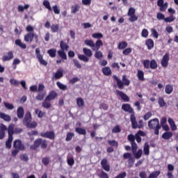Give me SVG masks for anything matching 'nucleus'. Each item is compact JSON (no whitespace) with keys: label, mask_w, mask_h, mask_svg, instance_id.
<instances>
[{"label":"nucleus","mask_w":178,"mask_h":178,"mask_svg":"<svg viewBox=\"0 0 178 178\" xmlns=\"http://www.w3.org/2000/svg\"><path fill=\"white\" fill-rule=\"evenodd\" d=\"M117 95H119L123 101L125 102H129V97L126 95V94L123 93V92L120 90H116Z\"/></svg>","instance_id":"nucleus-14"},{"label":"nucleus","mask_w":178,"mask_h":178,"mask_svg":"<svg viewBox=\"0 0 178 178\" xmlns=\"http://www.w3.org/2000/svg\"><path fill=\"white\" fill-rule=\"evenodd\" d=\"M79 59H80V60H83V62H88V60H90L89 57H88L87 56H86V54H80L78 56Z\"/></svg>","instance_id":"nucleus-40"},{"label":"nucleus","mask_w":178,"mask_h":178,"mask_svg":"<svg viewBox=\"0 0 178 178\" xmlns=\"http://www.w3.org/2000/svg\"><path fill=\"white\" fill-rule=\"evenodd\" d=\"M60 47L61 51H67V49H69V45L65 43V42L63 41H61L60 42Z\"/></svg>","instance_id":"nucleus-36"},{"label":"nucleus","mask_w":178,"mask_h":178,"mask_svg":"<svg viewBox=\"0 0 178 178\" xmlns=\"http://www.w3.org/2000/svg\"><path fill=\"white\" fill-rule=\"evenodd\" d=\"M51 30L52 33H56L59 30V25L58 24H53L51 26Z\"/></svg>","instance_id":"nucleus-54"},{"label":"nucleus","mask_w":178,"mask_h":178,"mask_svg":"<svg viewBox=\"0 0 178 178\" xmlns=\"http://www.w3.org/2000/svg\"><path fill=\"white\" fill-rule=\"evenodd\" d=\"M165 94L170 95L172 92H173V85L168 84L165 86Z\"/></svg>","instance_id":"nucleus-24"},{"label":"nucleus","mask_w":178,"mask_h":178,"mask_svg":"<svg viewBox=\"0 0 178 178\" xmlns=\"http://www.w3.org/2000/svg\"><path fill=\"white\" fill-rule=\"evenodd\" d=\"M95 58H96V59H102V58H104L102 51L96 50V52L95 53Z\"/></svg>","instance_id":"nucleus-41"},{"label":"nucleus","mask_w":178,"mask_h":178,"mask_svg":"<svg viewBox=\"0 0 178 178\" xmlns=\"http://www.w3.org/2000/svg\"><path fill=\"white\" fill-rule=\"evenodd\" d=\"M63 77V69L60 68L56 72L53 74V79L55 80H59V79H62Z\"/></svg>","instance_id":"nucleus-6"},{"label":"nucleus","mask_w":178,"mask_h":178,"mask_svg":"<svg viewBox=\"0 0 178 178\" xmlns=\"http://www.w3.org/2000/svg\"><path fill=\"white\" fill-rule=\"evenodd\" d=\"M76 105L79 108H83L84 106V99L81 97H78L76 99Z\"/></svg>","instance_id":"nucleus-30"},{"label":"nucleus","mask_w":178,"mask_h":178,"mask_svg":"<svg viewBox=\"0 0 178 178\" xmlns=\"http://www.w3.org/2000/svg\"><path fill=\"white\" fill-rule=\"evenodd\" d=\"M43 5L46 9H48V10H52V8H51V4L48 0H44L43 1Z\"/></svg>","instance_id":"nucleus-51"},{"label":"nucleus","mask_w":178,"mask_h":178,"mask_svg":"<svg viewBox=\"0 0 178 178\" xmlns=\"http://www.w3.org/2000/svg\"><path fill=\"white\" fill-rule=\"evenodd\" d=\"M57 86L58 87V88H60V90H62L63 91H66V90H67V86L58 81L56 82Z\"/></svg>","instance_id":"nucleus-38"},{"label":"nucleus","mask_w":178,"mask_h":178,"mask_svg":"<svg viewBox=\"0 0 178 178\" xmlns=\"http://www.w3.org/2000/svg\"><path fill=\"white\" fill-rule=\"evenodd\" d=\"M156 18L158 20H165V15L162 13H158L156 14Z\"/></svg>","instance_id":"nucleus-62"},{"label":"nucleus","mask_w":178,"mask_h":178,"mask_svg":"<svg viewBox=\"0 0 178 178\" xmlns=\"http://www.w3.org/2000/svg\"><path fill=\"white\" fill-rule=\"evenodd\" d=\"M34 38V33H28L24 35V41L25 42H31L33 39Z\"/></svg>","instance_id":"nucleus-13"},{"label":"nucleus","mask_w":178,"mask_h":178,"mask_svg":"<svg viewBox=\"0 0 178 178\" xmlns=\"http://www.w3.org/2000/svg\"><path fill=\"white\" fill-rule=\"evenodd\" d=\"M92 38H97V40H99V38H102L104 37V35L101 33H95L92 35Z\"/></svg>","instance_id":"nucleus-56"},{"label":"nucleus","mask_w":178,"mask_h":178,"mask_svg":"<svg viewBox=\"0 0 178 178\" xmlns=\"http://www.w3.org/2000/svg\"><path fill=\"white\" fill-rule=\"evenodd\" d=\"M148 127L149 129H161V125H159V120L158 118H154L148 122Z\"/></svg>","instance_id":"nucleus-2"},{"label":"nucleus","mask_w":178,"mask_h":178,"mask_svg":"<svg viewBox=\"0 0 178 178\" xmlns=\"http://www.w3.org/2000/svg\"><path fill=\"white\" fill-rule=\"evenodd\" d=\"M41 137H44L45 138H49V140H54L55 133L54 131H47L40 134Z\"/></svg>","instance_id":"nucleus-5"},{"label":"nucleus","mask_w":178,"mask_h":178,"mask_svg":"<svg viewBox=\"0 0 178 178\" xmlns=\"http://www.w3.org/2000/svg\"><path fill=\"white\" fill-rule=\"evenodd\" d=\"M3 105L6 108V109H9L10 111H12L13 109L15 108V106H13V104H10V103L6 102H3Z\"/></svg>","instance_id":"nucleus-48"},{"label":"nucleus","mask_w":178,"mask_h":178,"mask_svg":"<svg viewBox=\"0 0 178 178\" xmlns=\"http://www.w3.org/2000/svg\"><path fill=\"white\" fill-rule=\"evenodd\" d=\"M144 155H149V145L148 143H145L143 147Z\"/></svg>","instance_id":"nucleus-39"},{"label":"nucleus","mask_w":178,"mask_h":178,"mask_svg":"<svg viewBox=\"0 0 178 178\" xmlns=\"http://www.w3.org/2000/svg\"><path fill=\"white\" fill-rule=\"evenodd\" d=\"M31 113L28 112L25 115L23 123L24 126H26V127L29 129H35V127L37 126V122L31 121Z\"/></svg>","instance_id":"nucleus-1"},{"label":"nucleus","mask_w":178,"mask_h":178,"mask_svg":"<svg viewBox=\"0 0 178 178\" xmlns=\"http://www.w3.org/2000/svg\"><path fill=\"white\" fill-rule=\"evenodd\" d=\"M104 45V43L102 42V40H98L96 41L95 44V47L93 48V51H98Z\"/></svg>","instance_id":"nucleus-20"},{"label":"nucleus","mask_w":178,"mask_h":178,"mask_svg":"<svg viewBox=\"0 0 178 178\" xmlns=\"http://www.w3.org/2000/svg\"><path fill=\"white\" fill-rule=\"evenodd\" d=\"M124 159H128L129 162H133L134 163L133 155L131 153H124L123 154Z\"/></svg>","instance_id":"nucleus-21"},{"label":"nucleus","mask_w":178,"mask_h":178,"mask_svg":"<svg viewBox=\"0 0 178 178\" xmlns=\"http://www.w3.org/2000/svg\"><path fill=\"white\" fill-rule=\"evenodd\" d=\"M0 119H3V120H5V122H10V120H12L10 115L6 114L5 113H0Z\"/></svg>","instance_id":"nucleus-17"},{"label":"nucleus","mask_w":178,"mask_h":178,"mask_svg":"<svg viewBox=\"0 0 178 178\" xmlns=\"http://www.w3.org/2000/svg\"><path fill=\"white\" fill-rule=\"evenodd\" d=\"M13 59V52L9 51L6 54L3 55L2 58L3 62H6L8 60H12Z\"/></svg>","instance_id":"nucleus-10"},{"label":"nucleus","mask_w":178,"mask_h":178,"mask_svg":"<svg viewBox=\"0 0 178 178\" xmlns=\"http://www.w3.org/2000/svg\"><path fill=\"white\" fill-rule=\"evenodd\" d=\"M143 65L146 69H149V67H151V62L149 60H143Z\"/></svg>","instance_id":"nucleus-60"},{"label":"nucleus","mask_w":178,"mask_h":178,"mask_svg":"<svg viewBox=\"0 0 178 178\" xmlns=\"http://www.w3.org/2000/svg\"><path fill=\"white\" fill-rule=\"evenodd\" d=\"M75 131H76V133H78L79 134H82L83 136H86V134H87V131H86V129L83 128H76Z\"/></svg>","instance_id":"nucleus-46"},{"label":"nucleus","mask_w":178,"mask_h":178,"mask_svg":"<svg viewBox=\"0 0 178 178\" xmlns=\"http://www.w3.org/2000/svg\"><path fill=\"white\" fill-rule=\"evenodd\" d=\"M47 53L49 54V56H51V58H55V56H56V49H51L48 50Z\"/></svg>","instance_id":"nucleus-44"},{"label":"nucleus","mask_w":178,"mask_h":178,"mask_svg":"<svg viewBox=\"0 0 178 178\" xmlns=\"http://www.w3.org/2000/svg\"><path fill=\"white\" fill-rule=\"evenodd\" d=\"M84 43L88 47H90V48H92V49L94 51V47H95V43L92 40H85Z\"/></svg>","instance_id":"nucleus-26"},{"label":"nucleus","mask_w":178,"mask_h":178,"mask_svg":"<svg viewBox=\"0 0 178 178\" xmlns=\"http://www.w3.org/2000/svg\"><path fill=\"white\" fill-rule=\"evenodd\" d=\"M113 79H115V81H117V84L118 86V88L122 89L123 88V82L119 79V78L118 76H116V75H114Z\"/></svg>","instance_id":"nucleus-31"},{"label":"nucleus","mask_w":178,"mask_h":178,"mask_svg":"<svg viewBox=\"0 0 178 178\" xmlns=\"http://www.w3.org/2000/svg\"><path fill=\"white\" fill-rule=\"evenodd\" d=\"M145 45L147 47V49H152L154 48V40L152 39H147L145 41Z\"/></svg>","instance_id":"nucleus-23"},{"label":"nucleus","mask_w":178,"mask_h":178,"mask_svg":"<svg viewBox=\"0 0 178 178\" xmlns=\"http://www.w3.org/2000/svg\"><path fill=\"white\" fill-rule=\"evenodd\" d=\"M158 102L161 108H163L166 105V102H165V100L162 97H159Z\"/></svg>","instance_id":"nucleus-53"},{"label":"nucleus","mask_w":178,"mask_h":178,"mask_svg":"<svg viewBox=\"0 0 178 178\" xmlns=\"http://www.w3.org/2000/svg\"><path fill=\"white\" fill-rule=\"evenodd\" d=\"M172 137H173V133L170 131L165 132L162 135V138H163V140H169V138H172Z\"/></svg>","instance_id":"nucleus-25"},{"label":"nucleus","mask_w":178,"mask_h":178,"mask_svg":"<svg viewBox=\"0 0 178 178\" xmlns=\"http://www.w3.org/2000/svg\"><path fill=\"white\" fill-rule=\"evenodd\" d=\"M17 115L19 119H23V117L24 116V109L23 107H19L17 108Z\"/></svg>","instance_id":"nucleus-18"},{"label":"nucleus","mask_w":178,"mask_h":178,"mask_svg":"<svg viewBox=\"0 0 178 178\" xmlns=\"http://www.w3.org/2000/svg\"><path fill=\"white\" fill-rule=\"evenodd\" d=\"M128 44L127 43L126 41H122L119 42L118 45V49H124V48H127Z\"/></svg>","instance_id":"nucleus-34"},{"label":"nucleus","mask_w":178,"mask_h":178,"mask_svg":"<svg viewBox=\"0 0 178 178\" xmlns=\"http://www.w3.org/2000/svg\"><path fill=\"white\" fill-rule=\"evenodd\" d=\"M122 111H124V112H128L129 113H134V110L131 108L130 104H125L122 106Z\"/></svg>","instance_id":"nucleus-11"},{"label":"nucleus","mask_w":178,"mask_h":178,"mask_svg":"<svg viewBox=\"0 0 178 178\" xmlns=\"http://www.w3.org/2000/svg\"><path fill=\"white\" fill-rule=\"evenodd\" d=\"M83 52L84 55L86 56H87L88 58H91L92 56V51H91V49H90L88 48L84 47L83 49Z\"/></svg>","instance_id":"nucleus-22"},{"label":"nucleus","mask_w":178,"mask_h":178,"mask_svg":"<svg viewBox=\"0 0 178 178\" xmlns=\"http://www.w3.org/2000/svg\"><path fill=\"white\" fill-rule=\"evenodd\" d=\"M168 122L171 127L172 131H175V130H177V126H176V124H175V121L173 119L169 118L168 120Z\"/></svg>","instance_id":"nucleus-15"},{"label":"nucleus","mask_w":178,"mask_h":178,"mask_svg":"<svg viewBox=\"0 0 178 178\" xmlns=\"http://www.w3.org/2000/svg\"><path fill=\"white\" fill-rule=\"evenodd\" d=\"M131 122L133 129H137L138 127V124H137V121H136V115H134V114L131 115Z\"/></svg>","instance_id":"nucleus-16"},{"label":"nucleus","mask_w":178,"mask_h":178,"mask_svg":"<svg viewBox=\"0 0 178 178\" xmlns=\"http://www.w3.org/2000/svg\"><path fill=\"white\" fill-rule=\"evenodd\" d=\"M157 6L159 7V10L161 12H165L168 9V6H169V3L168 2L164 3L163 0H158Z\"/></svg>","instance_id":"nucleus-4"},{"label":"nucleus","mask_w":178,"mask_h":178,"mask_svg":"<svg viewBox=\"0 0 178 178\" xmlns=\"http://www.w3.org/2000/svg\"><path fill=\"white\" fill-rule=\"evenodd\" d=\"M133 155L135 156L136 159H140L141 158V155H143V149H140L134 152H132Z\"/></svg>","instance_id":"nucleus-28"},{"label":"nucleus","mask_w":178,"mask_h":178,"mask_svg":"<svg viewBox=\"0 0 178 178\" xmlns=\"http://www.w3.org/2000/svg\"><path fill=\"white\" fill-rule=\"evenodd\" d=\"M13 129H15V125L13 124L9 125L8 128V137H12V136H13V134L15 133V131H13Z\"/></svg>","instance_id":"nucleus-32"},{"label":"nucleus","mask_w":178,"mask_h":178,"mask_svg":"<svg viewBox=\"0 0 178 178\" xmlns=\"http://www.w3.org/2000/svg\"><path fill=\"white\" fill-rule=\"evenodd\" d=\"M169 65V54H165L161 60V66L163 67H168V65Z\"/></svg>","instance_id":"nucleus-7"},{"label":"nucleus","mask_w":178,"mask_h":178,"mask_svg":"<svg viewBox=\"0 0 178 178\" xmlns=\"http://www.w3.org/2000/svg\"><path fill=\"white\" fill-rule=\"evenodd\" d=\"M52 8L55 15H59V13H60V10L59 9V7H58V6H53Z\"/></svg>","instance_id":"nucleus-63"},{"label":"nucleus","mask_w":178,"mask_h":178,"mask_svg":"<svg viewBox=\"0 0 178 178\" xmlns=\"http://www.w3.org/2000/svg\"><path fill=\"white\" fill-rule=\"evenodd\" d=\"M101 165L104 170H105L106 172H109L111 170V167H109L108 160H106V159L102 160Z\"/></svg>","instance_id":"nucleus-8"},{"label":"nucleus","mask_w":178,"mask_h":178,"mask_svg":"<svg viewBox=\"0 0 178 178\" xmlns=\"http://www.w3.org/2000/svg\"><path fill=\"white\" fill-rule=\"evenodd\" d=\"M12 141H13V136H8V140L6 143V148L12 147Z\"/></svg>","instance_id":"nucleus-35"},{"label":"nucleus","mask_w":178,"mask_h":178,"mask_svg":"<svg viewBox=\"0 0 178 178\" xmlns=\"http://www.w3.org/2000/svg\"><path fill=\"white\" fill-rule=\"evenodd\" d=\"M148 34H149V32H148L147 29H144L142 30L141 36L143 38H147L148 37Z\"/></svg>","instance_id":"nucleus-57"},{"label":"nucleus","mask_w":178,"mask_h":178,"mask_svg":"<svg viewBox=\"0 0 178 178\" xmlns=\"http://www.w3.org/2000/svg\"><path fill=\"white\" fill-rule=\"evenodd\" d=\"M102 72L104 76H111V74H112V71L111 70V67H105L102 68Z\"/></svg>","instance_id":"nucleus-27"},{"label":"nucleus","mask_w":178,"mask_h":178,"mask_svg":"<svg viewBox=\"0 0 178 178\" xmlns=\"http://www.w3.org/2000/svg\"><path fill=\"white\" fill-rule=\"evenodd\" d=\"M15 44L18 47H20V48H22V49H26V44L23 43L22 42V40H20L19 39L15 40Z\"/></svg>","instance_id":"nucleus-33"},{"label":"nucleus","mask_w":178,"mask_h":178,"mask_svg":"<svg viewBox=\"0 0 178 178\" xmlns=\"http://www.w3.org/2000/svg\"><path fill=\"white\" fill-rule=\"evenodd\" d=\"M35 113L38 115V118H39L40 119H41V118H43L44 115H45V113L40 109H36L35 111Z\"/></svg>","instance_id":"nucleus-50"},{"label":"nucleus","mask_w":178,"mask_h":178,"mask_svg":"<svg viewBox=\"0 0 178 178\" xmlns=\"http://www.w3.org/2000/svg\"><path fill=\"white\" fill-rule=\"evenodd\" d=\"M30 8L29 4H26L24 6L19 5L18 6V12H24V10H27Z\"/></svg>","instance_id":"nucleus-42"},{"label":"nucleus","mask_w":178,"mask_h":178,"mask_svg":"<svg viewBox=\"0 0 178 178\" xmlns=\"http://www.w3.org/2000/svg\"><path fill=\"white\" fill-rule=\"evenodd\" d=\"M14 148L15 149L22 151V149H24V145L22 144V141H20L19 140H17L14 142Z\"/></svg>","instance_id":"nucleus-9"},{"label":"nucleus","mask_w":178,"mask_h":178,"mask_svg":"<svg viewBox=\"0 0 178 178\" xmlns=\"http://www.w3.org/2000/svg\"><path fill=\"white\" fill-rule=\"evenodd\" d=\"M80 10V6L79 4H75L71 7V13H76Z\"/></svg>","instance_id":"nucleus-37"},{"label":"nucleus","mask_w":178,"mask_h":178,"mask_svg":"<svg viewBox=\"0 0 178 178\" xmlns=\"http://www.w3.org/2000/svg\"><path fill=\"white\" fill-rule=\"evenodd\" d=\"M129 20L132 23L134 22H137V20H138V17L136 16V14H134L132 15H129Z\"/></svg>","instance_id":"nucleus-55"},{"label":"nucleus","mask_w":178,"mask_h":178,"mask_svg":"<svg viewBox=\"0 0 178 178\" xmlns=\"http://www.w3.org/2000/svg\"><path fill=\"white\" fill-rule=\"evenodd\" d=\"M58 97V94L55 91H51L49 93V95L46 97V101H53Z\"/></svg>","instance_id":"nucleus-12"},{"label":"nucleus","mask_w":178,"mask_h":178,"mask_svg":"<svg viewBox=\"0 0 178 178\" xmlns=\"http://www.w3.org/2000/svg\"><path fill=\"white\" fill-rule=\"evenodd\" d=\"M58 54L59 55V56L62 58V59H67V56H66V53H65V51L63 50H59L58 51Z\"/></svg>","instance_id":"nucleus-45"},{"label":"nucleus","mask_w":178,"mask_h":178,"mask_svg":"<svg viewBox=\"0 0 178 178\" xmlns=\"http://www.w3.org/2000/svg\"><path fill=\"white\" fill-rule=\"evenodd\" d=\"M158 67V64L155 60H152L150 62V68L156 69Z\"/></svg>","instance_id":"nucleus-58"},{"label":"nucleus","mask_w":178,"mask_h":178,"mask_svg":"<svg viewBox=\"0 0 178 178\" xmlns=\"http://www.w3.org/2000/svg\"><path fill=\"white\" fill-rule=\"evenodd\" d=\"M42 139L39 138L35 140V143L33 145L31 146V149H37L41 145Z\"/></svg>","instance_id":"nucleus-19"},{"label":"nucleus","mask_w":178,"mask_h":178,"mask_svg":"<svg viewBox=\"0 0 178 178\" xmlns=\"http://www.w3.org/2000/svg\"><path fill=\"white\" fill-rule=\"evenodd\" d=\"M42 106L43 108H45L46 109H49L51 108V103L48 102V100H44L42 104Z\"/></svg>","instance_id":"nucleus-52"},{"label":"nucleus","mask_w":178,"mask_h":178,"mask_svg":"<svg viewBox=\"0 0 178 178\" xmlns=\"http://www.w3.org/2000/svg\"><path fill=\"white\" fill-rule=\"evenodd\" d=\"M67 162L69 166H73V165H74V159L69 158L67 159Z\"/></svg>","instance_id":"nucleus-64"},{"label":"nucleus","mask_w":178,"mask_h":178,"mask_svg":"<svg viewBox=\"0 0 178 178\" xmlns=\"http://www.w3.org/2000/svg\"><path fill=\"white\" fill-rule=\"evenodd\" d=\"M175 20H176V17L173 15H170V17L164 19V22H165V23H172V22H175Z\"/></svg>","instance_id":"nucleus-43"},{"label":"nucleus","mask_w":178,"mask_h":178,"mask_svg":"<svg viewBox=\"0 0 178 178\" xmlns=\"http://www.w3.org/2000/svg\"><path fill=\"white\" fill-rule=\"evenodd\" d=\"M35 55L40 65H43V66H47V65H48V63L45 60H43L42 55H41V50H40L39 48L35 49Z\"/></svg>","instance_id":"nucleus-3"},{"label":"nucleus","mask_w":178,"mask_h":178,"mask_svg":"<svg viewBox=\"0 0 178 178\" xmlns=\"http://www.w3.org/2000/svg\"><path fill=\"white\" fill-rule=\"evenodd\" d=\"M132 51H133V49H131V47H127L123 50L122 54L123 55H125V56L130 55Z\"/></svg>","instance_id":"nucleus-49"},{"label":"nucleus","mask_w":178,"mask_h":178,"mask_svg":"<svg viewBox=\"0 0 178 178\" xmlns=\"http://www.w3.org/2000/svg\"><path fill=\"white\" fill-rule=\"evenodd\" d=\"M133 15H136V9H134V8H133V7H131L129 9L127 15L128 16H131Z\"/></svg>","instance_id":"nucleus-61"},{"label":"nucleus","mask_w":178,"mask_h":178,"mask_svg":"<svg viewBox=\"0 0 178 178\" xmlns=\"http://www.w3.org/2000/svg\"><path fill=\"white\" fill-rule=\"evenodd\" d=\"M10 83L13 86H15L16 87H17V86H19V84H20V82H19V81H17L15 79H10Z\"/></svg>","instance_id":"nucleus-59"},{"label":"nucleus","mask_w":178,"mask_h":178,"mask_svg":"<svg viewBox=\"0 0 178 178\" xmlns=\"http://www.w3.org/2000/svg\"><path fill=\"white\" fill-rule=\"evenodd\" d=\"M138 79L139 80H141V81H144L145 79H144V72L141 71V70H138Z\"/></svg>","instance_id":"nucleus-47"},{"label":"nucleus","mask_w":178,"mask_h":178,"mask_svg":"<svg viewBox=\"0 0 178 178\" xmlns=\"http://www.w3.org/2000/svg\"><path fill=\"white\" fill-rule=\"evenodd\" d=\"M161 175V171L157 170L150 173L147 178H158V176Z\"/></svg>","instance_id":"nucleus-29"}]
</instances>
